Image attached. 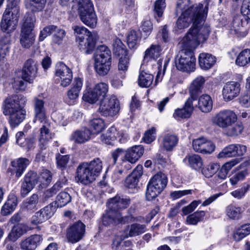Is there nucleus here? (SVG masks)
Returning a JSON list of instances; mask_svg holds the SVG:
<instances>
[{
    "label": "nucleus",
    "instance_id": "f257e3e1",
    "mask_svg": "<svg viewBox=\"0 0 250 250\" xmlns=\"http://www.w3.org/2000/svg\"><path fill=\"white\" fill-rule=\"evenodd\" d=\"M199 31L204 34L196 37L197 29L190 30L181 42L182 49L180 50L175 58V65L177 69L183 72L193 71L195 68L196 58L193 49H195L201 42L207 40L209 34L208 27H202Z\"/></svg>",
    "mask_w": 250,
    "mask_h": 250
},
{
    "label": "nucleus",
    "instance_id": "f03ea898",
    "mask_svg": "<svg viewBox=\"0 0 250 250\" xmlns=\"http://www.w3.org/2000/svg\"><path fill=\"white\" fill-rule=\"evenodd\" d=\"M208 8L207 6L203 7L202 3L193 4L190 0H178L176 6V12L181 13L180 16L178 18L176 26L179 29L182 30L188 28L191 23H193V27L189 30L197 29L198 32L196 33V37L199 35L201 36L204 34H201L200 29L203 27H208L210 30L209 27L204 25L201 27L198 25L204 21L207 16Z\"/></svg>",
    "mask_w": 250,
    "mask_h": 250
},
{
    "label": "nucleus",
    "instance_id": "7ed1b4c3",
    "mask_svg": "<svg viewBox=\"0 0 250 250\" xmlns=\"http://www.w3.org/2000/svg\"><path fill=\"white\" fill-rule=\"evenodd\" d=\"M34 123L39 122L41 124L38 136L39 146L41 149H45L48 142L52 138L50 130L51 125L48 119L45 102L42 98V94L36 96L33 99Z\"/></svg>",
    "mask_w": 250,
    "mask_h": 250
},
{
    "label": "nucleus",
    "instance_id": "20e7f679",
    "mask_svg": "<svg viewBox=\"0 0 250 250\" xmlns=\"http://www.w3.org/2000/svg\"><path fill=\"white\" fill-rule=\"evenodd\" d=\"M26 103L25 97L21 95L14 94L6 98L2 103L1 109L5 116H9V122L16 127L25 119L26 111L22 106Z\"/></svg>",
    "mask_w": 250,
    "mask_h": 250
},
{
    "label": "nucleus",
    "instance_id": "39448f33",
    "mask_svg": "<svg viewBox=\"0 0 250 250\" xmlns=\"http://www.w3.org/2000/svg\"><path fill=\"white\" fill-rule=\"evenodd\" d=\"M102 168L103 162L99 158H95L89 162L81 163L77 168L76 178L81 183L87 185L96 180Z\"/></svg>",
    "mask_w": 250,
    "mask_h": 250
},
{
    "label": "nucleus",
    "instance_id": "423d86ee",
    "mask_svg": "<svg viewBox=\"0 0 250 250\" xmlns=\"http://www.w3.org/2000/svg\"><path fill=\"white\" fill-rule=\"evenodd\" d=\"M72 29L74 34L79 35L76 37V41L80 50L85 54L91 53L95 47L98 38L97 32H91L82 25H74Z\"/></svg>",
    "mask_w": 250,
    "mask_h": 250
},
{
    "label": "nucleus",
    "instance_id": "0eeeda50",
    "mask_svg": "<svg viewBox=\"0 0 250 250\" xmlns=\"http://www.w3.org/2000/svg\"><path fill=\"white\" fill-rule=\"evenodd\" d=\"M36 18L33 15H28L21 27L20 35V44L23 48H30L34 43L36 33L34 31Z\"/></svg>",
    "mask_w": 250,
    "mask_h": 250
},
{
    "label": "nucleus",
    "instance_id": "6e6552de",
    "mask_svg": "<svg viewBox=\"0 0 250 250\" xmlns=\"http://www.w3.org/2000/svg\"><path fill=\"white\" fill-rule=\"evenodd\" d=\"M78 13L80 20L85 25L94 28L97 23V17L91 0H80Z\"/></svg>",
    "mask_w": 250,
    "mask_h": 250
},
{
    "label": "nucleus",
    "instance_id": "1a4fd4ad",
    "mask_svg": "<svg viewBox=\"0 0 250 250\" xmlns=\"http://www.w3.org/2000/svg\"><path fill=\"white\" fill-rule=\"evenodd\" d=\"M167 183V176L163 173H158L149 180L147 185L146 197L147 200L151 201L160 194Z\"/></svg>",
    "mask_w": 250,
    "mask_h": 250
},
{
    "label": "nucleus",
    "instance_id": "9d476101",
    "mask_svg": "<svg viewBox=\"0 0 250 250\" xmlns=\"http://www.w3.org/2000/svg\"><path fill=\"white\" fill-rule=\"evenodd\" d=\"M19 17V7L7 6L0 23L1 30L5 32V34H10L16 29Z\"/></svg>",
    "mask_w": 250,
    "mask_h": 250
},
{
    "label": "nucleus",
    "instance_id": "9b49d317",
    "mask_svg": "<svg viewBox=\"0 0 250 250\" xmlns=\"http://www.w3.org/2000/svg\"><path fill=\"white\" fill-rule=\"evenodd\" d=\"M237 117L235 113L229 109H224L215 114L212 118L213 125L226 129L231 126L237 121Z\"/></svg>",
    "mask_w": 250,
    "mask_h": 250
},
{
    "label": "nucleus",
    "instance_id": "f8f14e48",
    "mask_svg": "<svg viewBox=\"0 0 250 250\" xmlns=\"http://www.w3.org/2000/svg\"><path fill=\"white\" fill-rule=\"evenodd\" d=\"M120 109V102L116 97L112 95L101 101L98 111L105 117H114L117 115Z\"/></svg>",
    "mask_w": 250,
    "mask_h": 250
},
{
    "label": "nucleus",
    "instance_id": "ddd939ff",
    "mask_svg": "<svg viewBox=\"0 0 250 250\" xmlns=\"http://www.w3.org/2000/svg\"><path fill=\"white\" fill-rule=\"evenodd\" d=\"M120 109V102L116 97L112 95L101 101L98 111L105 117H114L117 115Z\"/></svg>",
    "mask_w": 250,
    "mask_h": 250
},
{
    "label": "nucleus",
    "instance_id": "4468645a",
    "mask_svg": "<svg viewBox=\"0 0 250 250\" xmlns=\"http://www.w3.org/2000/svg\"><path fill=\"white\" fill-rule=\"evenodd\" d=\"M108 91V84L105 83H99L96 84L92 89L85 93L83 95V99L90 104H94L98 100L102 101L105 99Z\"/></svg>",
    "mask_w": 250,
    "mask_h": 250
},
{
    "label": "nucleus",
    "instance_id": "2eb2a0df",
    "mask_svg": "<svg viewBox=\"0 0 250 250\" xmlns=\"http://www.w3.org/2000/svg\"><path fill=\"white\" fill-rule=\"evenodd\" d=\"M85 232V226L81 221H78L66 229V237L68 242L74 244L83 239Z\"/></svg>",
    "mask_w": 250,
    "mask_h": 250
},
{
    "label": "nucleus",
    "instance_id": "dca6fc26",
    "mask_svg": "<svg viewBox=\"0 0 250 250\" xmlns=\"http://www.w3.org/2000/svg\"><path fill=\"white\" fill-rule=\"evenodd\" d=\"M55 76L58 77L60 81V85L62 87L68 86L73 79L71 70L64 63L60 62L56 66Z\"/></svg>",
    "mask_w": 250,
    "mask_h": 250
},
{
    "label": "nucleus",
    "instance_id": "f3484780",
    "mask_svg": "<svg viewBox=\"0 0 250 250\" xmlns=\"http://www.w3.org/2000/svg\"><path fill=\"white\" fill-rule=\"evenodd\" d=\"M247 151L246 146L240 144H230L225 147L218 154V158H225L242 156Z\"/></svg>",
    "mask_w": 250,
    "mask_h": 250
},
{
    "label": "nucleus",
    "instance_id": "a211bd4d",
    "mask_svg": "<svg viewBox=\"0 0 250 250\" xmlns=\"http://www.w3.org/2000/svg\"><path fill=\"white\" fill-rule=\"evenodd\" d=\"M192 147L197 152L211 154L215 148V145L204 137H200L192 141Z\"/></svg>",
    "mask_w": 250,
    "mask_h": 250
},
{
    "label": "nucleus",
    "instance_id": "6ab92c4d",
    "mask_svg": "<svg viewBox=\"0 0 250 250\" xmlns=\"http://www.w3.org/2000/svg\"><path fill=\"white\" fill-rule=\"evenodd\" d=\"M55 211V207L52 204H49L36 212L31 219L33 225H38L51 217Z\"/></svg>",
    "mask_w": 250,
    "mask_h": 250
},
{
    "label": "nucleus",
    "instance_id": "aec40b11",
    "mask_svg": "<svg viewBox=\"0 0 250 250\" xmlns=\"http://www.w3.org/2000/svg\"><path fill=\"white\" fill-rule=\"evenodd\" d=\"M37 67L36 62L32 59L26 61L22 71V79L26 82L32 83L36 76Z\"/></svg>",
    "mask_w": 250,
    "mask_h": 250
},
{
    "label": "nucleus",
    "instance_id": "412c9836",
    "mask_svg": "<svg viewBox=\"0 0 250 250\" xmlns=\"http://www.w3.org/2000/svg\"><path fill=\"white\" fill-rule=\"evenodd\" d=\"M240 91V84L236 82H229L224 86L222 94L226 101H229L236 97Z\"/></svg>",
    "mask_w": 250,
    "mask_h": 250
},
{
    "label": "nucleus",
    "instance_id": "4be33fe9",
    "mask_svg": "<svg viewBox=\"0 0 250 250\" xmlns=\"http://www.w3.org/2000/svg\"><path fill=\"white\" fill-rule=\"evenodd\" d=\"M248 24H246L243 17L242 19L239 16H235L231 23L230 30L238 36L244 37L248 33Z\"/></svg>",
    "mask_w": 250,
    "mask_h": 250
},
{
    "label": "nucleus",
    "instance_id": "5701e85b",
    "mask_svg": "<svg viewBox=\"0 0 250 250\" xmlns=\"http://www.w3.org/2000/svg\"><path fill=\"white\" fill-rule=\"evenodd\" d=\"M83 86V80L80 78H75L72 87L67 91L66 102L69 105L75 104L78 99Z\"/></svg>",
    "mask_w": 250,
    "mask_h": 250
},
{
    "label": "nucleus",
    "instance_id": "b1692460",
    "mask_svg": "<svg viewBox=\"0 0 250 250\" xmlns=\"http://www.w3.org/2000/svg\"><path fill=\"white\" fill-rule=\"evenodd\" d=\"M193 101L191 99H188L182 108H177L173 114V117L177 120L188 118L193 111Z\"/></svg>",
    "mask_w": 250,
    "mask_h": 250
},
{
    "label": "nucleus",
    "instance_id": "393cba45",
    "mask_svg": "<svg viewBox=\"0 0 250 250\" xmlns=\"http://www.w3.org/2000/svg\"><path fill=\"white\" fill-rule=\"evenodd\" d=\"M130 203L129 198H121L118 196L110 199L107 202L108 209L113 211H119L120 209L126 208Z\"/></svg>",
    "mask_w": 250,
    "mask_h": 250
},
{
    "label": "nucleus",
    "instance_id": "a878e982",
    "mask_svg": "<svg viewBox=\"0 0 250 250\" xmlns=\"http://www.w3.org/2000/svg\"><path fill=\"white\" fill-rule=\"evenodd\" d=\"M42 240V236L38 234H34L22 240L20 246L23 250H35L40 245Z\"/></svg>",
    "mask_w": 250,
    "mask_h": 250
},
{
    "label": "nucleus",
    "instance_id": "bb28decb",
    "mask_svg": "<svg viewBox=\"0 0 250 250\" xmlns=\"http://www.w3.org/2000/svg\"><path fill=\"white\" fill-rule=\"evenodd\" d=\"M144 149L142 146H134L128 148L125 154V159L131 164L135 163L143 155Z\"/></svg>",
    "mask_w": 250,
    "mask_h": 250
},
{
    "label": "nucleus",
    "instance_id": "cd10ccee",
    "mask_svg": "<svg viewBox=\"0 0 250 250\" xmlns=\"http://www.w3.org/2000/svg\"><path fill=\"white\" fill-rule=\"evenodd\" d=\"M205 82V79L203 77L199 76L196 78L189 87L190 97L188 99H192V101L196 100L199 94L201 92V89Z\"/></svg>",
    "mask_w": 250,
    "mask_h": 250
},
{
    "label": "nucleus",
    "instance_id": "c85d7f7f",
    "mask_svg": "<svg viewBox=\"0 0 250 250\" xmlns=\"http://www.w3.org/2000/svg\"><path fill=\"white\" fill-rule=\"evenodd\" d=\"M30 161L27 158H20L11 162V171L15 173L17 177H21Z\"/></svg>",
    "mask_w": 250,
    "mask_h": 250
},
{
    "label": "nucleus",
    "instance_id": "c756f323",
    "mask_svg": "<svg viewBox=\"0 0 250 250\" xmlns=\"http://www.w3.org/2000/svg\"><path fill=\"white\" fill-rule=\"evenodd\" d=\"M238 160L234 159L229 162H227L224 165H223L221 168L219 169L217 175L213 177V180L214 182L215 183H221L222 180H224L226 178L229 172L231 169V168L237 164H238Z\"/></svg>",
    "mask_w": 250,
    "mask_h": 250
},
{
    "label": "nucleus",
    "instance_id": "7c9ffc66",
    "mask_svg": "<svg viewBox=\"0 0 250 250\" xmlns=\"http://www.w3.org/2000/svg\"><path fill=\"white\" fill-rule=\"evenodd\" d=\"M18 205V198L14 193H10L6 201L1 209V214L7 216L11 214L15 209Z\"/></svg>",
    "mask_w": 250,
    "mask_h": 250
},
{
    "label": "nucleus",
    "instance_id": "2f4dec72",
    "mask_svg": "<svg viewBox=\"0 0 250 250\" xmlns=\"http://www.w3.org/2000/svg\"><path fill=\"white\" fill-rule=\"evenodd\" d=\"M178 142V138L176 135L167 133L162 136L160 146L167 151H170L176 146Z\"/></svg>",
    "mask_w": 250,
    "mask_h": 250
},
{
    "label": "nucleus",
    "instance_id": "473e14b6",
    "mask_svg": "<svg viewBox=\"0 0 250 250\" xmlns=\"http://www.w3.org/2000/svg\"><path fill=\"white\" fill-rule=\"evenodd\" d=\"M198 62L201 69L207 70L211 68L216 62V58L210 54L202 53L198 57Z\"/></svg>",
    "mask_w": 250,
    "mask_h": 250
},
{
    "label": "nucleus",
    "instance_id": "72a5a7b5",
    "mask_svg": "<svg viewBox=\"0 0 250 250\" xmlns=\"http://www.w3.org/2000/svg\"><path fill=\"white\" fill-rule=\"evenodd\" d=\"M91 134V131L87 128L82 130H78L71 134L70 140L75 143H84L90 139Z\"/></svg>",
    "mask_w": 250,
    "mask_h": 250
},
{
    "label": "nucleus",
    "instance_id": "f704fd0d",
    "mask_svg": "<svg viewBox=\"0 0 250 250\" xmlns=\"http://www.w3.org/2000/svg\"><path fill=\"white\" fill-rule=\"evenodd\" d=\"M146 230V225L138 223H133L128 226L125 230V237H134L139 235Z\"/></svg>",
    "mask_w": 250,
    "mask_h": 250
},
{
    "label": "nucleus",
    "instance_id": "c9c22d12",
    "mask_svg": "<svg viewBox=\"0 0 250 250\" xmlns=\"http://www.w3.org/2000/svg\"><path fill=\"white\" fill-rule=\"evenodd\" d=\"M95 61L111 62V52L105 45L100 46L94 55Z\"/></svg>",
    "mask_w": 250,
    "mask_h": 250
},
{
    "label": "nucleus",
    "instance_id": "e433bc0d",
    "mask_svg": "<svg viewBox=\"0 0 250 250\" xmlns=\"http://www.w3.org/2000/svg\"><path fill=\"white\" fill-rule=\"evenodd\" d=\"M118 211L108 209L102 216V223L105 226H114L119 224Z\"/></svg>",
    "mask_w": 250,
    "mask_h": 250
},
{
    "label": "nucleus",
    "instance_id": "4c0bfd02",
    "mask_svg": "<svg viewBox=\"0 0 250 250\" xmlns=\"http://www.w3.org/2000/svg\"><path fill=\"white\" fill-rule=\"evenodd\" d=\"M129 60L128 55L120 57L118 64V70L116 72L117 73L118 77H120L122 79H124L125 77L129 65Z\"/></svg>",
    "mask_w": 250,
    "mask_h": 250
},
{
    "label": "nucleus",
    "instance_id": "58836bf2",
    "mask_svg": "<svg viewBox=\"0 0 250 250\" xmlns=\"http://www.w3.org/2000/svg\"><path fill=\"white\" fill-rule=\"evenodd\" d=\"M197 106L202 112H209L212 108V101L211 97L207 94L202 95L199 98Z\"/></svg>",
    "mask_w": 250,
    "mask_h": 250
},
{
    "label": "nucleus",
    "instance_id": "ea45409f",
    "mask_svg": "<svg viewBox=\"0 0 250 250\" xmlns=\"http://www.w3.org/2000/svg\"><path fill=\"white\" fill-rule=\"evenodd\" d=\"M26 232V226L22 224H18L12 228L7 237L8 239L16 241Z\"/></svg>",
    "mask_w": 250,
    "mask_h": 250
},
{
    "label": "nucleus",
    "instance_id": "a19ab883",
    "mask_svg": "<svg viewBox=\"0 0 250 250\" xmlns=\"http://www.w3.org/2000/svg\"><path fill=\"white\" fill-rule=\"evenodd\" d=\"M11 42L10 34H5L0 38V60L9 53Z\"/></svg>",
    "mask_w": 250,
    "mask_h": 250
},
{
    "label": "nucleus",
    "instance_id": "79ce46f5",
    "mask_svg": "<svg viewBox=\"0 0 250 250\" xmlns=\"http://www.w3.org/2000/svg\"><path fill=\"white\" fill-rule=\"evenodd\" d=\"M162 51V47L159 44H152L147 48L144 55L145 59H157L161 55Z\"/></svg>",
    "mask_w": 250,
    "mask_h": 250
},
{
    "label": "nucleus",
    "instance_id": "37998d69",
    "mask_svg": "<svg viewBox=\"0 0 250 250\" xmlns=\"http://www.w3.org/2000/svg\"><path fill=\"white\" fill-rule=\"evenodd\" d=\"M188 160V166L196 170H200L203 166V161L201 157L197 154H193L187 156L184 161Z\"/></svg>",
    "mask_w": 250,
    "mask_h": 250
},
{
    "label": "nucleus",
    "instance_id": "c03bdc74",
    "mask_svg": "<svg viewBox=\"0 0 250 250\" xmlns=\"http://www.w3.org/2000/svg\"><path fill=\"white\" fill-rule=\"evenodd\" d=\"M117 134L116 128L112 126L107 130L105 133L101 136V140L107 145H112L113 142L117 139Z\"/></svg>",
    "mask_w": 250,
    "mask_h": 250
},
{
    "label": "nucleus",
    "instance_id": "a18cd8bd",
    "mask_svg": "<svg viewBox=\"0 0 250 250\" xmlns=\"http://www.w3.org/2000/svg\"><path fill=\"white\" fill-rule=\"evenodd\" d=\"M46 0H25V5L27 8L32 12L41 11L44 7Z\"/></svg>",
    "mask_w": 250,
    "mask_h": 250
},
{
    "label": "nucleus",
    "instance_id": "49530a36",
    "mask_svg": "<svg viewBox=\"0 0 250 250\" xmlns=\"http://www.w3.org/2000/svg\"><path fill=\"white\" fill-rule=\"evenodd\" d=\"M250 62V49H246L242 51L237 55L235 64L239 66H245Z\"/></svg>",
    "mask_w": 250,
    "mask_h": 250
},
{
    "label": "nucleus",
    "instance_id": "de8ad7c7",
    "mask_svg": "<svg viewBox=\"0 0 250 250\" xmlns=\"http://www.w3.org/2000/svg\"><path fill=\"white\" fill-rule=\"evenodd\" d=\"M205 214L204 211H197L187 217L186 223L188 225H196L199 222L203 221Z\"/></svg>",
    "mask_w": 250,
    "mask_h": 250
},
{
    "label": "nucleus",
    "instance_id": "09e8293b",
    "mask_svg": "<svg viewBox=\"0 0 250 250\" xmlns=\"http://www.w3.org/2000/svg\"><path fill=\"white\" fill-rule=\"evenodd\" d=\"M113 51L115 55L119 57L128 55L125 46L119 39H116L113 43Z\"/></svg>",
    "mask_w": 250,
    "mask_h": 250
},
{
    "label": "nucleus",
    "instance_id": "8fccbe9b",
    "mask_svg": "<svg viewBox=\"0 0 250 250\" xmlns=\"http://www.w3.org/2000/svg\"><path fill=\"white\" fill-rule=\"evenodd\" d=\"M250 234V224H246L241 226L234 232L233 238L239 241Z\"/></svg>",
    "mask_w": 250,
    "mask_h": 250
},
{
    "label": "nucleus",
    "instance_id": "3c124183",
    "mask_svg": "<svg viewBox=\"0 0 250 250\" xmlns=\"http://www.w3.org/2000/svg\"><path fill=\"white\" fill-rule=\"evenodd\" d=\"M140 40V33L134 30L130 31L126 37L127 43L130 49L135 48L138 45Z\"/></svg>",
    "mask_w": 250,
    "mask_h": 250
},
{
    "label": "nucleus",
    "instance_id": "603ef678",
    "mask_svg": "<svg viewBox=\"0 0 250 250\" xmlns=\"http://www.w3.org/2000/svg\"><path fill=\"white\" fill-rule=\"evenodd\" d=\"M227 215L233 220L238 219L241 217V213L243 212L242 208L239 207H236L230 205L226 209Z\"/></svg>",
    "mask_w": 250,
    "mask_h": 250
},
{
    "label": "nucleus",
    "instance_id": "864d4df0",
    "mask_svg": "<svg viewBox=\"0 0 250 250\" xmlns=\"http://www.w3.org/2000/svg\"><path fill=\"white\" fill-rule=\"evenodd\" d=\"M153 81V76L152 74L144 71L140 73L138 79V83L140 86L148 87L152 84Z\"/></svg>",
    "mask_w": 250,
    "mask_h": 250
},
{
    "label": "nucleus",
    "instance_id": "5fc2aeb1",
    "mask_svg": "<svg viewBox=\"0 0 250 250\" xmlns=\"http://www.w3.org/2000/svg\"><path fill=\"white\" fill-rule=\"evenodd\" d=\"M38 203V195L34 193L27 198L22 204L23 207L27 210H34L36 209Z\"/></svg>",
    "mask_w": 250,
    "mask_h": 250
},
{
    "label": "nucleus",
    "instance_id": "6e6d98bb",
    "mask_svg": "<svg viewBox=\"0 0 250 250\" xmlns=\"http://www.w3.org/2000/svg\"><path fill=\"white\" fill-rule=\"evenodd\" d=\"M111 62L95 61V69L96 72L101 76L106 75L110 69Z\"/></svg>",
    "mask_w": 250,
    "mask_h": 250
},
{
    "label": "nucleus",
    "instance_id": "4d7b16f0",
    "mask_svg": "<svg viewBox=\"0 0 250 250\" xmlns=\"http://www.w3.org/2000/svg\"><path fill=\"white\" fill-rule=\"evenodd\" d=\"M89 125L93 129L94 133H99L105 127V124L103 119L100 118H94L90 120Z\"/></svg>",
    "mask_w": 250,
    "mask_h": 250
},
{
    "label": "nucleus",
    "instance_id": "13d9d810",
    "mask_svg": "<svg viewBox=\"0 0 250 250\" xmlns=\"http://www.w3.org/2000/svg\"><path fill=\"white\" fill-rule=\"evenodd\" d=\"M60 28L54 25H50L45 26L41 31L39 40L40 41H43L48 36L53 33H56Z\"/></svg>",
    "mask_w": 250,
    "mask_h": 250
},
{
    "label": "nucleus",
    "instance_id": "bf43d9fd",
    "mask_svg": "<svg viewBox=\"0 0 250 250\" xmlns=\"http://www.w3.org/2000/svg\"><path fill=\"white\" fill-rule=\"evenodd\" d=\"M241 13L247 24L250 22V0H243L241 7Z\"/></svg>",
    "mask_w": 250,
    "mask_h": 250
},
{
    "label": "nucleus",
    "instance_id": "052dcab7",
    "mask_svg": "<svg viewBox=\"0 0 250 250\" xmlns=\"http://www.w3.org/2000/svg\"><path fill=\"white\" fill-rule=\"evenodd\" d=\"M219 167L217 164H210L203 169L202 173L207 178L211 177L219 169Z\"/></svg>",
    "mask_w": 250,
    "mask_h": 250
},
{
    "label": "nucleus",
    "instance_id": "680f3d73",
    "mask_svg": "<svg viewBox=\"0 0 250 250\" xmlns=\"http://www.w3.org/2000/svg\"><path fill=\"white\" fill-rule=\"evenodd\" d=\"M71 200V197L67 192H61L57 196L56 202L58 207H62L69 203Z\"/></svg>",
    "mask_w": 250,
    "mask_h": 250
},
{
    "label": "nucleus",
    "instance_id": "e2e57ef3",
    "mask_svg": "<svg viewBox=\"0 0 250 250\" xmlns=\"http://www.w3.org/2000/svg\"><path fill=\"white\" fill-rule=\"evenodd\" d=\"M39 177L36 172L29 171L25 175L23 180L35 187L39 182Z\"/></svg>",
    "mask_w": 250,
    "mask_h": 250
},
{
    "label": "nucleus",
    "instance_id": "0e129e2a",
    "mask_svg": "<svg viewBox=\"0 0 250 250\" xmlns=\"http://www.w3.org/2000/svg\"><path fill=\"white\" fill-rule=\"evenodd\" d=\"M166 7V0H156L154 3L155 14L159 18L162 17Z\"/></svg>",
    "mask_w": 250,
    "mask_h": 250
},
{
    "label": "nucleus",
    "instance_id": "69168bd1",
    "mask_svg": "<svg viewBox=\"0 0 250 250\" xmlns=\"http://www.w3.org/2000/svg\"><path fill=\"white\" fill-rule=\"evenodd\" d=\"M52 179L51 172L47 169H43L41 173L39 181L43 185H47Z\"/></svg>",
    "mask_w": 250,
    "mask_h": 250
},
{
    "label": "nucleus",
    "instance_id": "338daca9",
    "mask_svg": "<svg viewBox=\"0 0 250 250\" xmlns=\"http://www.w3.org/2000/svg\"><path fill=\"white\" fill-rule=\"evenodd\" d=\"M56 159L58 167L62 170L67 166L69 160V156L68 155H61L58 153L56 155Z\"/></svg>",
    "mask_w": 250,
    "mask_h": 250
},
{
    "label": "nucleus",
    "instance_id": "774afa93",
    "mask_svg": "<svg viewBox=\"0 0 250 250\" xmlns=\"http://www.w3.org/2000/svg\"><path fill=\"white\" fill-rule=\"evenodd\" d=\"M248 174L247 169L239 171L234 174L229 179L230 182L232 185H236L239 181L243 180Z\"/></svg>",
    "mask_w": 250,
    "mask_h": 250
}]
</instances>
